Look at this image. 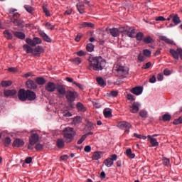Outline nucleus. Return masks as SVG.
Listing matches in <instances>:
<instances>
[{"mask_svg":"<svg viewBox=\"0 0 182 182\" xmlns=\"http://www.w3.org/2000/svg\"><path fill=\"white\" fill-rule=\"evenodd\" d=\"M106 66V60L102 56L90 57L89 58V70L99 71Z\"/></svg>","mask_w":182,"mask_h":182,"instance_id":"f257e3e1","label":"nucleus"},{"mask_svg":"<svg viewBox=\"0 0 182 182\" xmlns=\"http://www.w3.org/2000/svg\"><path fill=\"white\" fill-rule=\"evenodd\" d=\"M36 99V94L31 90L26 91L23 89H21L18 91V100L22 102H25L26 100L28 101H34Z\"/></svg>","mask_w":182,"mask_h":182,"instance_id":"f03ea898","label":"nucleus"},{"mask_svg":"<svg viewBox=\"0 0 182 182\" xmlns=\"http://www.w3.org/2000/svg\"><path fill=\"white\" fill-rule=\"evenodd\" d=\"M63 136L65 143H71L76 136V131L73 127H65L63 130Z\"/></svg>","mask_w":182,"mask_h":182,"instance_id":"7ed1b4c3","label":"nucleus"},{"mask_svg":"<svg viewBox=\"0 0 182 182\" xmlns=\"http://www.w3.org/2000/svg\"><path fill=\"white\" fill-rule=\"evenodd\" d=\"M33 132H35V130H31V135L28 138V146H27V148L30 150H33L34 148L33 146L39 141V135L37 133Z\"/></svg>","mask_w":182,"mask_h":182,"instance_id":"20e7f679","label":"nucleus"},{"mask_svg":"<svg viewBox=\"0 0 182 182\" xmlns=\"http://www.w3.org/2000/svg\"><path fill=\"white\" fill-rule=\"evenodd\" d=\"M128 68L120 65L117 64V66L114 68L113 72L116 76H119V77H123V76H126L128 75Z\"/></svg>","mask_w":182,"mask_h":182,"instance_id":"39448f33","label":"nucleus"},{"mask_svg":"<svg viewBox=\"0 0 182 182\" xmlns=\"http://www.w3.org/2000/svg\"><path fill=\"white\" fill-rule=\"evenodd\" d=\"M117 156L116 155V154H114L113 155L110 156V158H107V159H105L104 164L107 167L110 168L113 165L114 161H117Z\"/></svg>","mask_w":182,"mask_h":182,"instance_id":"423d86ee","label":"nucleus"},{"mask_svg":"<svg viewBox=\"0 0 182 182\" xmlns=\"http://www.w3.org/2000/svg\"><path fill=\"white\" fill-rule=\"evenodd\" d=\"M117 127L122 130L129 132V129L132 128V124L127 122L122 121L118 123Z\"/></svg>","mask_w":182,"mask_h":182,"instance_id":"0eeeda50","label":"nucleus"},{"mask_svg":"<svg viewBox=\"0 0 182 182\" xmlns=\"http://www.w3.org/2000/svg\"><path fill=\"white\" fill-rule=\"evenodd\" d=\"M170 53L172 55V57L173 58L178 60L179 58V56H181V59H182V49L181 48H178L176 50L174 49H171Z\"/></svg>","mask_w":182,"mask_h":182,"instance_id":"6e6552de","label":"nucleus"},{"mask_svg":"<svg viewBox=\"0 0 182 182\" xmlns=\"http://www.w3.org/2000/svg\"><path fill=\"white\" fill-rule=\"evenodd\" d=\"M140 107L141 105L139 102H134L132 105L129 106V111L133 114H136L139 111Z\"/></svg>","mask_w":182,"mask_h":182,"instance_id":"1a4fd4ad","label":"nucleus"},{"mask_svg":"<svg viewBox=\"0 0 182 182\" xmlns=\"http://www.w3.org/2000/svg\"><path fill=\"white\" fill-rule=\"evenodd\" d=\"M75 94H77V92H73L72 91H68L66 92V95H65V97H66V99L69 102H73L75 101L76 100V95Z\"/></svg>","mask_w":182,"mask_h":182,"instance_id":"9d476101","label":"nucleus"},{"mask_svg":"<svg viewBox=\"0 0 182 182\" xmlns=\"http://www.w3.org/2000/svg\"><path fill=\"white\" fill-rule=\"evenodd\" d=\"M45 89L48 92H54L56 90V85L53 82H49L45 85Z\"/></svg>","mask_w":182,"mask_h":182,"instance_id":"9b49d317","label":"nucleus"},{"mask_svg":"<svg viewBox=\"0 0 182 182\" xmlns=\"http://www.w3.org/2000/svg\"><path fill=\"white\" fill-rule=\"evenodd\" d=\"M43 52H44V49L43 48V47L38 46L34 48V50L33 49L32 54L36 56H40L41 54Z\"/></svg>","mask_w":182,"mask_h":182,"instance_id":"f8f14e48","label":"nucleus"},{"mask_svg":"<svg viewBox=\"0 0 182 182\" xmlns=\"http://www.w3.org/2000/svg\"><path fill=\"white\" fill-rule=\"evenodd\" d=\"M131 92L134 95L139 96L143 92V88L142 87H135L131 90Z\"/></svg>","mask_w":182,"mask_h":182,"instance_id":"ddd939ff","label":"nucleus"},{"mask_svg":"<svg viewBox=\"0 0 182 182\" xmlns=\"http://www.w3.org/2000/svg\"><path fill=\"white\" fill-rule=\"evenodd\" d=\"M125 31L127 34L130 38H134L135 36V28L134 27H129L127 28Z\"/></svg>","mask_w":182,"mask_h":182,"instance_id":"4468645a","label":"nucleus"},{"mask_svg":"<svg viewBox=\"0 0 182 182\" xmlns=\"http://www.w3.org/2000/svg\"><path fill=\"white\" fill-rule=\"evenodd\" d=\"M26 85H27L28 89L35 90L37 88L36 83L31 80H28V81L26 82Z\"/></svg>","mask_w":182,"mask_h":182,"instance_id":"2eb2a0df","label":"nucleus"},{"mask_svg":"<svg viewBox=\"0 0 182 182\" xmlns=\"http://www.w3.org/2000/svg\"><path fill=\"white\" fill-rule=\"evenodd\" d=\"M24 144H25V142L23 141V139H16L14 140L13 146L14 147H21V146H23L24 145Z\"/></svg>","mask_w":182,"mask_h":182,"instance_id":"dca6fc26","label":"nucleus"},{"mask_svg":"<svg viewBox=\"0 0 182 182\" xmlns=\"http://www.w3.org/2000/svg\"><path fill=\"white\" fill-rule=\"evenodd\" d=\"M17 92L16 90H7L4 91V95L7 97H14L16 95Z\"/></svg>","mask_w":182,"mask_h":182,"instance_id":"f3484780","label":"nucleus"},{"mask_svg":"<svg viewBox=\"0 0 182 182\" xmlns=\"http://www.w3.org/2000/svg\"><path fill=\"white\" fill-rule=\"evenodd\" d=\"M148 139H150V143L153 147L159 146V144L156 138L153 137L151 135H148Z\"/></svg>","mask_w":182,"mask_h":182,"instance_id":"a211bd4d","label":"nucleus"},{"mask_svg":"<svg viewBox=\"0 0 182 182\" xmlns=\"http://www.w3.org/2000/svg\"><path fill=\"white\" fill-rule=\"evenodd\" d=\"M102 156H103V154H102V152L95 151L92 154V159L94 161H97L102 159Z\"/></svg>","mask_w":182,"mask_h":182,"instance_id":"6ab92c4d","label":"nucleus"},{"mask_svg":"<svg viewBox=\"0 0 182 182\" xmlns=\"http://www.w3.org/2000/svg\"><path fill=\"white\" fill-rule=\"evenodd\" d=\"M39 35L43 38L44 41L48 42V43L52 42L51 38L44 32H43V31L39 32Z\"/></svg>","mask_w":182,"mask_h":182,"instance_id":"aec40b11","label":"nucleus"},{"mask_svg":"<svg viewBox=\"0 0 182 182\" xmlns=\"http://www.w3.org/2000/svg\"><path fill=\"white\" fill-rule=\"evenodd\" d=\"M65 140L63 139H58L56 141V145L58 149H63L65 146Z\"/></svg>","mask_w":182,"mask_h":182,"instance_id":"412c9836","label":"nucleus"},{"mask_svg":"<svg viewBox=\"0 0 182 182\" xmlns=\"http://www.w3.org/2000/svg\"><path fill=\"white\" fill-rule=\"evenodd\" d=\"M77 9L80 14H83L85 13L84 11L85 9L84 3H78L77 4Z\"/></svg>","mask_w":182,"mask_h":182,"instance_id":"4be33fe9","label":"nucleus"},{"mask_svg":"<svg viewBox=\"0 0 182 182\" xmlns=\"http://www.w3.org/2000/svg\"><path fill=\"white\" fill-rule=\"evenodd\" d=\"M97 82L99 86H101V87H105L106 86V81H105L102 77H97Z\"/></svg>","mask_w":182,"mask_h":182,"instance_id":"5701e85b","label":"nucleus"},{"mask_svg":"<svg viewBox=\"0 0 182 182\" xmlns=\"http://www.w3.org/2000/svg\"><path fill=\"white\" fill-rule=\"evenodd\" d=\"M172 22L175 24V26H177L181 23V20L178 17V15H173L172 18Z\"/></svg>","mask_w":182,"mask_h":182,"instance_id":"b1692460","label":"nucleus"},{"mask_svg":"<svg viewBox=\"0 0 182 182\" xmlns=\"http://www.w3.org/2000/svg\"><path fill=\"white\" fill-rule=\"evenodd\" d=\"M109 32L113 37H117L119 35V31L116 28L109 29Z\"/></svg>","mask_w":182,"mask_h":182,"instance_id":"393cba45","label":"nucleus"},{"mask_svg":"<svg viewBox=\"0 0 182 182\" xmlns=\"http://www.w3.org/2000/svg\"><path fill=\"white\" fill-rule=\"evenodd\" d=\"M93 28L95 27V25L92 23H87V22H83L80 25V28Z\"/></svg>","mask_w":182,"mask_h":182,"instance_id":"a878e982","label":"nucleus"},{"mask_svg":"<svg viewBox=\"0 0 182 182\" xmlns=\"http://www.w3.org/2000/svg\"><path fill=\"white\" fill-rule=\"evenodd\" d=\"M125 154L127 156L131 159H134L135 157V154H132V149L130 148L126 150Z\"/></svg>","mask_w":182,"mask_h":182,"instance_id":"bb28decb","label":"nucleus"},{"mask_svg":"<svg viewBox=\"0 0 182 182\" xmlns=\"http://www.w3.org/2000/svg\"><path fill=\"white\" fill-rule=\"evenodd\" d=\"M57 91L61 95H64L66 93L65 88L63 86H62V85H59L57 87Z\"/></svg>","mask_w":182,"mask_h":182,"instance_id":"cd10ccee","label":"nucleus"},{"mask_svg":"<svg viewBox=\"0 0 182 182\" xmlns=\"http://www.w3.org/2000/svg\"><path fill=\"white\" fill-rule=\"evenodd\" d=\"M14 36H16V38H18V39H24L26 38V35L22 33V32H14Z\"/></svg>","mask_w":182,"mask_h":182,"instance_id":"c85d7f7f","label":"nucleus"},{"mask_svg":"<svg viewBox=\"0 0 182 182\" xmlns=\"http://www.w3.org/2000/svg\"><path fill=\"white\" fill-rule=\"evenodd\" d=\"M77 109L80 112H85L86 108L85 107L84 105L82 104L81 102H77L76 105Z\"/></svg>","mask_w":182,"mask_h":182,"instance_id":"c756f323","label":"nucleus"},{"mask_svg":"<svg viewBox=\"0 0 182 182\" xmlns=\"http://www.w3.org/2000/svg\"><path fill=\"white\" fill-rule=\"evenodd\" d=\"M159 38L168 44H173L174 43V42L172 40L168 38L166 36H160Z\"/></svg>","mask_w":182,"mask_h":182,"instance_id":"7c9ffc66","label":"nucleus"},{"mask_svg":"<svg viewBox=\"0 0 182 182\" xmlns=\"http://www.w3.org/2000/svg\"><path fill=\"white\" fill-rule=\"evenodd\" d=\"M36 82L38 85H45L46 83V81L43 77L36 78Z\"/></svg>","mask_w":182,"mask_h":182,"instance_id":"2f4dec72","label":"nucleus"},{"mask_svg":"<svg viewBox=\"0 0 182 182\" xmlns=\"http://www.w3.org/2000/svg\"><path fill=\"white\" fill-rule=\"evenodd\" d=\"M23 48H24V50H26V52H27V53H33V49L28 45L23 46Z\"/></svg>","mask_w":182,"mask_h":182,"instance_id":"473e14b6","label":"nucleus"},{"mask_svg":"<svg viewBox=\"0 0 182 182\" xmlns=\"http://www.w3.org/2000/svg\"><path fill=\"white\" fill-rule=\"evenodd\" d=\"M24 9H26V11L28 12V14H33V12L34 11V9L31 7V6H29L28 4L24 5Z\"/></svg>","mask_w":182,"mask_h":182,"instance_id":"72a5a7b5","label":"nucleus"},{"mask_svg":"<svg viewBox=\"0 0 182 182\" xmlns=\"http://www.w3.org/2000/svg\"><path fill=\"white\" fill-rule=\"evenodd\" d=\"M104 115L106 118H109L112 117V111L111 109H104Z\"/></svg>","mask_w":182,"mask_h":182,"instance_id":"f704fd0d","label":"nucleus"},{"mask_svg":"<svg viewBox=\"0 0 182 182\" xmlns=\"http://www.w3.org/2000/svg\"><path fill=\"white\" fill-rule=\"evenodd\" d=\"M26 43H27V44L30 45L32 47H35L36 46V43L34 41V38L33 39L27 38L26 39Z\"/></svg>","mask_w":182,"mask_h":182,"instance_id":"c9c22d12","label":"nucleus"},{"mask_svg":"<svg viewBox=\"0 0 182 182\" xmlns=\"http://www.w3.org/2000/svg\"><path fill=\"white\" fill-rule=\"evenodd\" d=\"M143 41L146 43V44H149V43H151L154 42V40L152 39V38L149 36L145 37L143 38Z\"/></svg>","mask_w":182,"mask_h":182,"instance_id":"e433bc0d","label":"nucleus"},{"mask_svg":"<svg viewBox=\"0 0 182 182\" xmlns=\"http://www.w3.org/2000/svg\"><path fill=\"white\" fill-rule=\"evenodd\" d=\"M86 49L88 52H92L95 50V46L92 43H88L86 46Z\"/></svg>","mask_w":182,"mask_h":182,"instance_id":"4c0bfd02","label":"nucleus"},{"mask_svg":"<svg viewBox=\"0 0 182 182\" xmlns=\"http://www.w3.org/2000/svg\"><path fill=\"white\" fill-rule=\"evenodd\" d=\"M4 36L9 39V40H11L13 38V36L12 34L9 31H5L4 32Z\"/></svg>","mask_w":182,"mask_h":182,"instance_id":"58836bf2","label":"nucleus"},{"mask_svg":"<svg viewBox=\"0 0 182 182\" xmlns=\"http://www.w3.org/2000/svg\"><path fill=\"white\" fill-rule=\"evenodd\" d=\"M182 124V116L179 117V118L178 119H175V120H173V124L175 125H179Z\"/></svg>","mask_w":182,"mask_h":182,"instance_id":"ea45409f","label":"nucleus"},{"mask_svg":"<svg viewBox=\"0 0 182 182\" xmlns=\"http://www.w3.org/2000/svg\"><path fill=\"white\" fill-rule=\"evenodd\" d=\"M86 139H87V134L82 135L81 138L77 141V144L78 145L82 144L85 141Z\"/></svg>","mask_w":182,"mask_h":182,"instance_id":"a19ab883","label":"nucleus"},{"mask_svg":"<svg viewBox=\"0 0 182 182\" xmlns=\"http://www.w3.org/2000/svg\"><path fill=\"white\" fill-rule=\"evenodd\" d=\"M171 119V114H165L163 116V120H164V122H169Z\"/></svg>","mask_w":182,"mask_h":182,"instance_id":"79ce46f5","label":"nucleus"},{"mask_svg":"<svg viewBox=\"0 0 182 182\" xmlns=\"http://www.w3.org/2000/svg\"><path fill=\"white\" fill-rule=\"evenodd\" d=\"M1 85L4 87H9V86H11L12 82L11 81H3Z\"/></svg>","mask_w":182,"mask_h":182,"instance_id":"37998d69","label":"nucleus"},{"mask_svg":"<svg viewBox=\"0 0 182 182\" xmlns=\"http://www.w3.org/2000/svg\"><path fill=\"white\" fill-rule=\"evenodd\" d=\"M62 115L64 117H71L73 116L72 113L68 111L63 112Z\"/></svg>","mask_w":182,"mask_h":182,"instance_id":"c03bdc74","label":"nucleus"},{"mask_svg":"<svg viewBox=\"0 0 182 182\" xmlns=\"http://www.w3.org/2000/svg\"><path fill=\"white\" fill-rule=\"evenodd\" d=\"M139 115L142 118H146L147 117V112L145 110H141L139 112Z\"/></svg>","mask_w":182,"mask_h":182,"instance_id":"a18cd8bd","label":"nucleus"},{"mask_svg":"<svg viewBox=\"0 0 182 182\" xmlns=\"http://www.w3.org/2000/svg\"><path fill=\"white\" fill-rule=\"evenodd\" d=\"M43 11L46 14V16H48V17L50 16V13L48 9H47V7H43Z\"/></svg>","mask_w":182,"mask_h":182,"instance_id":"49530a36","label":"nucleus"},{"mask_svg":"<svg viewBox=\"0 0 182 182\" xmlns=\"http://www.w3.org/2000/svg\"><path fill=\"white\" fill-rule=\"evenodd\" d=\"M163 163L164 166H168L170 165V159L168 158H163Z\"/></svg>","mask_w":182,"mask_h":182,"instance_id":"de8ad7c7","label":"nucleus"},{"mask_svg":"<svg viewBox=\"0 0 182 182\" xmlns=\"http://www.w3.org/2000/svg\"><path fill=\"white\" fill-rule=\"evenodd\" d=\"M45 26L48 29H50V30L55 29V26L52 25L50 23H46Z\"/></svg>","mask_w":182,"mask_h":182,"instance_id":"09e8293b","label":"nucleus"},{"mask_svg":"<svg viewBox=\"0 0 182 182\" xmlns=\"http://www.w3.org/2000/svg\"><path fill=\"white\" fill-rule=\"evenodd\" d=\"M73 61L77 64L79 65L82 63V59L79 57L75 58V59L73 60Z\"/></svg>","mask_w":182,"mask_h":182,"instance_id":"8fccbe9b","label":"nucleus"},{"mask_svg":"<svg viewBox=\"0 0 182 182\" xmlns=\"http://www.w3.org/2000/svg\"><path fill=\"white\" fill-rule=\"evenodd\" d=\"M35 149L36 151H41L43 149V145L41 144H37Z\"/></svg>","mask_w":182,"mask_h":182,"instance_id":"3c124183","label":"nucleus"},{"mask_svg":"<svg viewBox=\"0 0 182 182\" xmlns=\"http://www.w3.org/2000/svg\"><path fill=\"white\" fill-rule=\"evenodd\" d=\"M136 37L138 41H141L144 37V33L141 32H139V33H137Z\"/></svg>","mask_w":182,"mask_h":182,"instance_id":"603ef678","label":"nucleus"},{"mask_svg":"<svg viewBox=\"0 0 182 182\" xmlns=\"http://www.w3.org/2000/svg\"><path fill=\"white\" fill-rule=\"evenodd\" d=\"M84 151L86 152V153H90L92 151V147L90 145H87L85 146L84 148Z\"/></svg>","mask_w":182,"mask_h":182,"instance_id":"864d4df0","label":"nucleus"},{"mask_svg":"<svg viewBox=\"0 0 182 182\" xmlns=\"http://www.w3.org/2000/svg\"><path fill=\"white\" fill-rule=\"evenodd\" d=\"M14 25H16L17 26H21L23 25V22L21 21H18L16 19H14Z\"/></svg>","mask_w":182,"mask_h":182,"instance_id":"5fc2aeb1","label":"nucleus"},{"mask_svg":"<svg viewBox=\"0 0 182 182\" xmlns=\"http://www.w3.org/2000/svg\"><path fill=\"white\" fill-rule=\"evenodd\" d=\"M78 56H85L87 55V52L84 50H80L77 53H75Z\"/></svg>","mask_w":182,"mask_h":182,"instance_id":"6e6d98bb","label":"nucleus"},{"mask_svg":"<svg viewBox=\"0 0 182 182\" xmlns=\"http://www.w3.org/2000/svg\"><path fill=\"white\" fill-rule=\"evenodd\" d=\"M33 41L35 42L36 45L42 43L41 39L37 37L33 38Z\"/></svg>","mask_w":182,"mask_h":182,"instance_id":"4d7b16f0","label":"nucleus"},{"mask_svg":"<svg viewBox=\"0 0 182 182\" xmlns=\"http://www.w3.org/2000/svg\"><path fill=\"white\" fill-rule=\"evenodd\" d=\"M138 60L140 63H141L146 60V58L142 54H139L138 56Z\"/></svg>","mask_w":182,"mask_h":182,"instance_id":"13d9d810","label":"nucleus"},{"mask_svg":"<svg viewBox=\"0 0 182 182\" xmlns=\"http://www.w3.org/2000/svg\"><path fill=\"white\" fill-rule=\"evenodd\" d=\"M151 66V62H148L147 63H146L145 65H143L142 68L143 69H148Z\"/></svg>","mask_w":182,"mask_h":182,"instance_id":"bf43d9fd","label":"nucleus"},{"mask_svg":"<svg viewBox=\"0 0 182 182\" xmlns=\"http://www.w3.org/2000/svg\"><path fill=\"white\" fill-rule=\"evenodd\" d=\"M151 53L148 49L144 50V55L145 56L149 57L151 55Z\"/></svg>","mask_w":182,"mask_h":182,"instance_id":"052dcab7","label":"nucleus"},{"mask_svg":"<svg viewBox=\"0 0 182 182\" xmlns=\"http://www.w3.org/2000/svg\"><path fill=\"white\" fill-rule=\"evenodd\" d=\"M11 142V139L10 137H6L4 140L5 145H9Z\"/></svg>","mask_w":182,"mask_h":182,"instance_id":"680f3d73","label":"nucleus"},{"mask_svg":"<svg viewBox=\"0 0 182 182\" xmlns=\"http://www.w3.org/2000/svg\"><path fill=\"white\" fill-rule=\"evenodd\" d=\"M127 98L128 100H129L131 102H134L135 100L133 95H131V94H128L127 96Z\"/></svg>","mask_w":182,"mask_h":182,"instance_id":"e2e57ef3","label":"nucleus"},{"mask_svg":"<svg viewBox=\"0 0 182 182\" xmlns=\"http://www.w3.org/2000/svg\"><path fill=\"white\" fill-rule=\"evenodd\" d=\"M164 73L166 76H170V75H171V71L168 69H165Z\"/></svg>","mask_w":182,"mask_h":182,"instance_id":"0e129e2a","label":"nucleus"},{"mask_svg":"<svg viewBox=\"0 0 182 182\" xmlns=\"http://www.w3.org/2000/svg\"><path fill=\"white\" fill-rule=\"evenodd\" d=\"M82 37V34L79 33L77 35L76 38H75V41L77 42H79L80 41Z\"/></svg>","mask_w":182,"mask_h":182,"instance_id":"69168bd1","label":"nucleus"},{"mask_svg":"<svg viewBox=\"0 0 182 182\" xmlns=\"http://www.w3.org/2000/svg\"><path fill=\"white\" fill-rule=\"evenodd\" d=\"M155 20L156 21H165L166 18L163 16H159V17H157Z\"/></svg>","mask_w":182,"mask_h":182,"instance_id":"338daca9","label":"nucleus"},{"mask_svg":"<svg viewBox=\"0 0 182 182\" xmlns=\"http://www.w3.org/2000/svg\"><path fill=\"white\" fill-rule=\"evenodd\" d=\"M156 80V77L155 75H154L152 77L150 78L149 82L150 83H155Z\"/></svg>","mask_w":182,"mask_h":182,"instance_id":"774afa93","label":"nucleus"}]
</instances>
